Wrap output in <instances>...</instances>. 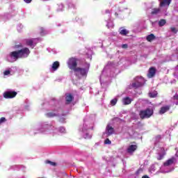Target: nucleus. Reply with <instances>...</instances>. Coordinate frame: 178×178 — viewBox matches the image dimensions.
<instances>
[{
	"label": "nucleus",
	"instance_id": "nucleus-32",
	"mask_svg": "<svg viewBox=\"0 0 178 178\" xmlns=\"http://www.w3.org/2000/svg\"><path fill=\"white\" fill-rule=\"evenodd\" d=\"M65 128L63 127L60 128V131H61L62 133H65Z\"/></svg>",
	"mask_w": 178,
	"mask_h": 178
},
{
	"label": "nucleus",
	"instance_id": "nucleus-29",
	"mask_svg": "<svg viewBox=\"0 0 178 178\" xmlns=\"http://www.w3.org/2000/svg\"><path fill=\"white\" fill-rule=\"evenodd\" d=\"M122 48H123V49H127V48H129V45L127 44H124L122 45Z\"/></svg>",
	"mask_w": 178,
	"mask_h": 178
},
{
	"label": "nucleus",
	"instance_id": "nucleus-25",
	"mask_svg": "<svg viewBox=\"0 0 178 178\" xmlns=\"http://www.w3.org/2000/svg\"><path fill=\"white\" fill-rule=\"evenodd\" d=\"M46 163H49V165H51V166H56V163H55L54 161H51L49 160H47L46 161Z\"/></svg>",
	"mask_w": 178,
	"mask_h": 178
},
{
	"label": "nucleus",
	"instance_id": "nucleus-4",
	"mask_svg": "<svg viewBox=\"0 0 178 178\" xmlns=\"http://www.w3.org/2000/svg\"><path fill=\"white\" fill-rule=\"evenodd\" d=\"M68 67L71 70H74V72L77 68V59L75 58H72L68 61Z\"/></svg>",
	"mask_w": 178,
	"mask_h": 178
},
{
	"label": "nucleus",
	"instance_id": "nucleus-22",
	"mask_svg": "<svg viewBox=\"0 0 178 178\" xmlns=\"http://www.w3.org/2000/svg\"><path fill=\"white\" fill-rule=\"evenodd\" d=\"M46 116H47V118H55V116H56V113L54 112L47 113Z\"/></svg>",
	"mask_w": 178,
	"mask_h": 178
},
{
	"label": "nucleus",
	"instance_id": "nucleus-23",
	"mask_svg": "<svg viewBox=\"0 0 178 178\" xmlns=\"http://www.w3.org/2000/svg\"><path fill=\"white\" fill-rule=\"evenodd\" d=\"M120 34H121V35H127V34H129V31L126 29H122L120 31Z\"/></svg>",
	"mask_w": 178,
	"mask_h": 178
},
{
	"label": "nucleus",
	"instance_id": "nucleus-27",
	"mask_svg": "<svg viewBox=\"0 0 178 178\" xmlns=\"http://www.w3.org/2000/svg\"><path fill=\"white\" fill-rule=\"evenodd\" d=\"M5 122H6V118L2 117L0 118V124L2 123H5Z\"/></svg>",
	"mask_w": 178,
	"mask_h": 178
},
{
	"label": "nucleus",
	"instance_id": "nucleus-20",
	"mask_svg": "<svg viewBox=\"0 0 178 178\" xmlns=\"http://www.w3.org/2000/svg\"><path fill=\"white\" fill-rule=\"evenodd\" d=\"M149 97L150 98H156V97H158V92L154 91L152 92H149Z\"/></svg>",
	"mask_w": 178,
	"mask_h": 178
},
{
	"label": "nucleus",
	"instance_id": "nucleus-16",
	"mask_svg": "<svg viewBox=\"0 0 178 178\" xmlns=\"http://www.w3.org/2000/svg\"><path fill=\"white\" fill-rule=\"evenodd\" d=\"M155 38H156V37H155V35H154V33H151L150 35H149L146 37V40L149 42H152V41H154V40H155Z\"/></svg>",
	"mask_w": 178,
	"mask_h": 178
},
{
	"label": "nucleus",
	"instance_id": "nucleus-3",
	"mask_svg": "<svg viewBox=\"0 0 178 178\" xmlns=\"http://www.w3.org/2000/svg\"><path fill=\"white\" fill-rule=\"evenodd\" d=\"M74 72H75V74L78 79H81V76H87V70L86 69L77 67Z\"/></svg>",
	"mask_w": 178,
	"mask_h": 178
},
{
	"label": "nucleus",
	"instance_id": "nucleus-1",
	"mask_svg": "<svg viewBox=\"0 0 178 178\" xmlns=\"http://www.w3.org/2000/svg\"><path fill=\"white\" fill-rule=\"evenodd\" d=\"M30 52V49L25 47L17 51H11L9 56L11 59L17 60V59H24L26 58H29Z\"/></svg>",
	"mask_w": 178,
	"mask_h": 178
},
{
	"label": "nucleus",
	"instance_id": "nucleus-34",
	"mask_svg": "<svg viewBox=\"0 0 178 178\" xmlns=\"http://www.w3.org/2000/svg\"><path fill=\"white\" fill-rule=\"evenodd\" d=\"M173 99L177 100V99H178V95L176 94V95L173 97Z\"/></svg>",
	"mask_w": 178,
	"mask_h": 178
},
{
	"label": "nucleus",
	"instance_id": "nucleus-14",
	"mask_svg": "<svg viewBox=\"0 0 178 178\" xmlns=\"http://www.w3.org/2000/svg\"><path fill=\"white\" fill-rule=\"evenodd\" d=\"M59 66H60L59 61H55L53 63L51 68L55 72V71L58 70V69H59Z\"/></svg>",
	"mask_w": 178,
	"mask_h": 178
},
{
	"label": "nucleus",
	"instance_id": "nucleus-17",
	"mask_svg": "<svg viewBox=\"0 0 178 178\" xmlns=\"http://www.w3.org/2000/svg\"><path fill=\"white\" fill-rule=\"evenodd\" d=\"M133 88H139V87H143V83L140 81H136L132 83Z\"/></svg>",
	"mask_w": 178,
	"mask_h": 178
},
{
	"label": "nucleus",
	"instance_id": "nucleus-35",
	"mask_svg": "<svg viewBox=\"0 0 178 178\" xmlns=\"http://www.w3.org/2000/svg\"><path fill=\"white\" fill-rule=\"evenodd\" d=\"M106 13L107 15H109V13H111V11L109 10H106Z\"/></svg>",
	"mask_w": 178,
	"mask_h": 178
},
{
	"label": "nucleus",
	"instance_id": "nucleus-30",
	"mask_svg": "<svg viewBox=\"0 0 178 178\" xmlns=\"http://www.w3.org/2000/svg\"><path fill=\"white\" fill-rule=\"evenodd\" d=\"M171 31L172 33H175V34H176V33H177V30H176V28H175V27H171Z\"/></svg>",
	"mask_w": 178,
	"mask_h": 178
},
{
	"label": "nucleus",
	"instance_id": "nucleus-9",
	"mask_svg": "<svg viewBox=\"0 0 178 178\" xmlns=\"http://www.w3.org/2000/svg\"><path fill=\"white\" fill-rule=\"evenodd\" d=\"M172 3V0H160L159 7L163 8L165 6H169Z\"/></svg>",
	"mask_w": 178,
	"mask_h": 178
},
{
	"label": "nucleus",
	"instance_id": "nucleus-15",
	"mask_svg": "<svg viewBox=\"0 0 178 178\" xmlns=\"http://www.w3.org/2000/svg\"><path fill=\"white\" fill-rule=\"evenodd\" d=\"M122 103L123 105H130V104H131V99L129 97H124L122 99Z\"/></svg>",
	"mask_w": 178,
	"mask_h": 178
},
{
	"label": "nucleus",
	"instance_id": "nucleus-24",
	"mask_svg": "<svg viewBox=\"0 0 178 178\" xmlns=\"http://www.w3.org/2000/svg\"><path fill=\"white\" fill-rule=\"evenodd\" d=\"M116 104H118V99H113L111 101V105H112V106H115Z\"/></svg>",
	"mask_w": 178,
	"mask_h": 178
},
{
	"label": "nucleus",
	"instance_id": "nucleus-6",
	"mask_svg": "<svg viewBox=\"0 0 178 178\" xmlns=\"http://www.w3.org/2000/svg\"><path fill=\"white\" fill-rule=\"evenodd\" d=\"M73 99H74V97H73L72 94H70V93L65 94V102L67 105H69V104H71L73 102Z\"/></svg>",
	"mask_w": 178,
	"mask_h": 178
},
{
	"label": "nucleus",
	"instance_id": "nucleus-7",
	"mask_svg": "<svg viewBox=\"0 0 178 178\" xmlns=\"http://www.w3.org/2000/svg\"><path fill=\"white\" fill-rule=\"evenodd\" d=\"M155 74H156V69L154 67H151L149 69V72L147 74L149 79H152V77H154Z\"/></svg>",
	"mask_w": 178,
	"mask_h": 178
},
{
	"label": "nucleus",
	"instance_id": "nucleus-19",
	"mask_svg": "<svg viewBox=\"0 0 178 178\" xmlns=\"http://www.w3.org/2000/svg\"><path fill=\"white\" fill-rule=\"evenodd\" d=\"M161 13V8H153L152 10V12H151V15H158V13Z\"/></svg>",
	"mask_w": 178,
	"mask_h": 178
},
{
	"label": "nucleus",
	"instance_id": "nucleus-13",
	"mask_svg": "<svg viewBox=\"0 0 178 178\" xmlns=\"http://www.w3.org/2000/svg\"><path fill=\"white\" fill-rule=\"evenodd\" d=\"M175 157H172L171 159L167 160L164 163L163 165L165 166H170V165H173V162H175Z\"/></svg>",
	"mask_w": 178,
	"mask_h": 178
},
{
	"label": "nucleus",
	"instance_id": "nucleus-11",
	"mask_svg": "<svg viewBox=\"0 0 178 178\" xmlns=\"http://www.w3.org/2000/svg\"><path fill=\"white\" fill-rule=\"evenodd\" d=\"M138 148L137 145H131L129 147L127 148V152L128 154H133Z\"/></svg>",
	"mask_w": 178,
	"mask_h": 178
},
{
	"label": "nucleus",
	"instance_id": "nucleus-36",
	"mask_svg": "<svg viewBox=\"0 0 178 178\" xmlns=\"http://www.w3.org/2000/svg\"><path fill=\"white\" fill-rule=\"evenodd\" d=\"M142 178H149L147 175H144Z\"/></svg>",
	"mask_w": 178,
	"mask_h": 178
},
{
	"label": "nucleus",
	"instance_id": "nucleus-8",
	"mask_svg": "<svg viewBox=\"0 0 178 178\" xmlns=\"http://www.w3.org/2000/svg\"><path fill=\"white\" fill-rule=\"evenodd\" d=\"M160 151H161V153H158V155H159V156L157 157L158 161H162L165 155H166V150H165V148L163 147L160 148Z\"/></svg>",
	"mask_w": 178,
	"mask_h": 178
},
{
	"label": "nucleus",
	"instance_id": "nucleus-12",
	"mask_svg": "<svg viewBox=\"0 0 178 178\" xmlns=\"http://www.w3.org/2000/svg\"><path fill=\"white\" fill-rule=\"evenodd\" d=\"M106 131H107V135L108 136H112V134H113V133L115 132V130L113 129V127H112L110 125H108L106 127Z\"/></svg>",
	"mask_w": 178,
	"mask_h": 178
},
{
	"label": "nucleus",
	"instance_id": "nucleus-28",
	"mask_svg": "<svg viewBox=\"0 0 178 178\" xmlns=\"http://www.w3.org/2000/svg\"><path fill=\"white\" fill-rule=\"evenodd\" d=\"M4 76H8V74H10V70H6L3 72Z\"/></svg>",
	"mask_w": 178,
	"mask_h": 178
},
{
	"label": "nucleus",
	"instance_id": "nucleus-5",
	"mask_svg": "<svg viewBox=\"0 0 178 178\" xmlns=\"http://www.w3.org/2000/svg\"><path fill=\"white\" fill-rule=\"evenodd\" d=\"M16 95H17V92L16 91H6L3 93V97L6 98V99H10L15 98Z\"/></svg>",
	"mask_w": 178,
	"mask_h": 178
},
{
	"label": "nucleus",
	"instance_id": "nucleus-26",
	"mask_svg": "<svg viewBox=\"0 0 178 178\" xmlns=\"http://www.w3.org/2000/svg\"><path fill=\"white\" fill-rule=\"evenodd\" d=\"M104 144H108V145H111V144H112V142L111 141V140H109V138H106L104 140Z\"/></svg>",
	"mask_w": 178,
	"mask_h": 178
},
{
	"label": "nucleus",
	"instance_id": "nucleus-31",
	"mask_svg": "<svg viewBox=\"0 0 178 178\" xmlns=\"http://www.w3.org/2000/svg\"><path fill=\"white\" fill-rule=\"evenodd\" d=\"M15 48H23V45H22V44H16L15 46Z\"/></svg>",
	"mask_w": 178,
	"mask_h": 178
},
{
	"label": "nucleus",
	"instance_id": "nucleus-10",
	"mask_svg": "<svg viewBox=\"0 0 178 178\" xmlns=\"http://www.w3.org/2000/svg\"><path fill=\"white\" fill-rule=\"evenodd\" d=\"M170 110V106H164L160 108L159 113L160 115H163V113H166V112H168Z\"/></svg>",
	"mask_w": 178,
	"mask_h": 178
},
{
	"label": "nucleus",
	"instance_id": "nucleus-33",
	"mask_svg": "<svg viewBox=\"0 0 178 178\" xmlns=\"http://www.w3.org/2000/svg\"><path fill=\"white\" fill-rule=\"evenodd\" d=\"M26 3H31L32 0H24Z\"/></svg>",
	"mask_w": 178,
	"mask_h": 178
},
{
	"label": "nucleus",
	"instance_id": "nucleus-21",
	"mask_svg": "<svg viewBox=\"0 0 178 178\" xmlns=\"http://www.w3.org/2000/svg\"><path fill=\"white\" fill-rule=\"evenodd\" d=\"M166 24V19H161L159 22V26L160 27H163V26H165Z\"/></svg>",
	"mask_w": 178,
	"mask_h": 178
},
{
	"label": "nucleus",
	"instance_id": "nucleus-18",
	"mask_svg": "<svg viewBox=\"0 0 178 178\" xmlns=\"http://www.w3.org/2000/svg\"><path fill=\"white\" fill-rule=\"evenodd\" d=\"M35 38L33 39H29L26 40V45H29V47H33L34 45V41H35Z\"/></svg>",
	"mask_w": 178,
	"mask_h": 178
},
{
	"label": "nucleus",
	"instance_id": "nucleus-2",
	"mask_svg": "<svg viewBox=\"0 0 178 178\" xmlns=\"http://www.w3.org/2000/svg\"><path fill=\"white\" fill-rule=\"evenodd\" d=\"M153 115L154 109L149 108H147L145 110H141L139 112V116L142 120H144V119H149V118H151Z\"/></svg>",
	"mask_w": 178,
	"mask_h": 178
}]
</instances>
